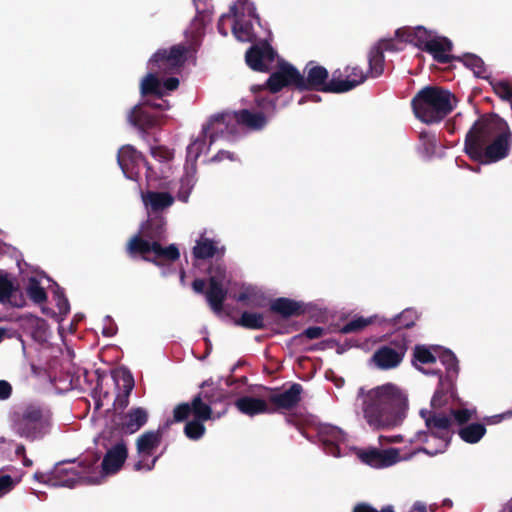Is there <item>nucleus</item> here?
<instances>
[{"label":"nucleus","instance_id":"obj_1","mask_svg":"<svg viewBox=\"0 0 512 512\" xmlns=\"http://www.w3.org/2000/svg\"><path fill=\"white\" fill-rule=\"evenodd\" d=\"M355 406L370 428L391 429L399 426L407 416L408 394L404 388L392 382L369 389L361 387Z\"/></svg>","mask_w":512,"mask_h":512},{"label":"nucleus","instance_id":"obj_2","mask_svg":"<svg viewBox=\"0 0 512 512\" xmlns=\"http://www.w3.org/2000/svg\"><path fill=\"white\" fill-rule=\"evenodd\" d=\"M307 74L306 78L300 74L292 65L278 61V70L270 75L268 80L259 86H252V92H257L261 89H269L272 93L280 91L282 88L294 85L298 89H316L324 92L343 93L352 90L356 87L357 81L337 82L335 78L331 81L328 79V71L313 63L307 64L305 68Z\"/></svg>","mask_w":512,"mask_h":512},{"label":"nucleus","instance_id":"obj_3","mask_svg":"<svg viewBox=\"0 0 512 512\" xmlns=\"http://www.w3.org/2000/svg\"><path fill=\"white\" fill-rule=\"evenodd\" d=\"M511 133L495 122L481 119L466 136L465 152L481 164L497 162L508 155Z\"/></svg>","mask_w":512,"mask_h":512},{"label":"nucleus","instance_id":"obj_4","mask_svg":"<svg viewBox=\"0 0 512 512\" xmlns=\"http://www.w3.org/2000/svg\"><path fill=\"white\" fill-rule=\"evenodd\" d=\"M166 220L162 216L149 218L140 227L139 234L135 235L128 243L131 254L139 253L146 261L160 265L162 261H175L180 253L175 244L162 247L158 240L165 237Z\"/></svg>","mask_w":512,"mask_h":512},{"label":"nucleus","instance_id":"obj_5","mask_svg":"<svg viewBox=\"0 0 512 512\" xmlns=\"http://www.w3.org/2000/svg\"><path fill=\"white\" fill-rule=\"evenodd\" d=\"M455 105V97L448 90L437 86L424 87L412 101L416 117L426 124L441 121Z\"/></svg>","mask_w":512,"mask_h":512},{"label":"nucleus","instance_id":"obj_6","mask_svg":"<svg viewBox=\"0 0 512 512\" xmlns=\"http://www.w3.org/2000/svg\"><path fill=\"white\" fill-rule=\"evenodd\" d=\"M420 415L424 419L428 431L417 432L412 441L421 442L426 445L411 455L413 456L417 452H424L434 456L444 452L450 441L452 419L446 414H436L427 410H421Z\"/></svg>","mask_w":512,"mask_h":512},{"label":"nucleus","instance_id":"obj_7","mask_svg":"<svg viewBox=\"0 0 512 512\" xmlns=\"http://www.w3.org/2000/svg\"><path fill=\"white\" fill-rule=\"evenodd\" d=\"M395 35L400 41L428 52L438 62L446 63L449 60L452 42L433 30L423 26L403 27L397 29Z\"/></svg>","mask_w":512,"mask_h":512},{"label":"nucleus","instance_id":"obj_8","mask_svg":"<svg viewBox=\"0 0 512 512\" xmlns=\"http://www.w3.org/2000/svg\"><path fill=\"white\" fill-rule=\"evenodd\" d=\"M34 478L54 487L72 488L78 483L99 484L100 477L91 473L88 463L64 462L56 464L50 473H35Z\"/></svg>","mask_w":512,"mask_h":512},{"label":"nucleus","instance_id":"obj_9","mask_svg":"<svg viewBox=\"0 0 512 512\" xmlns=\"http://www.w3.org/2000/svg\"><path fill=\"white\" fill-rule=\"evenodd\" d=\"M413 366L426 375L441 376L440 366H444L448 376L457 374L458 364L455 355L439 346L416 345L413 352Z\"/></svg>","mask_w":512,"mask_h":512},{"label":"nucleus","instance_id":"obj_10","mask_svg":"<svg viewBox=\"0 0 512 512\" xmlns=\"http://www.w3.org/2000/svg\"><path fill=\"white\" fill-rule=\"evenodd\" d=\"M225 411L213 415L212 408L201 401V396H196L192 403H181L174 408L173 417L175 422H181L192 414L193 419L188 421L184 428L185 435L191 440L200 439L205 433L204 422L210 419L220 418Z\"/></svg>","mask_w":512,"mask_h":512},{"label":"nucleus","instance_id":"obj_11","mask_svg":"<svg viewBox=\"0 0 512 512\" xmlns=\"http://www.w3.org/2000/svg\"><path fill=\"white\" fill-rule=\"evenodd\" d=\"M49 413L37 406L26 407L14 423L15 431L22 437L35 440L48 433Z\"/></svg>","mask_w":512,"mask_h":512},{"label":"nucleus","instance_id":"obj_12","mask_svg":"<svg viewBox=\"0 0 512 512\" xmlns=\"http://www.w3.org/2000/svg\"><path fill=\"white\" fill-rule=\"evenodd\" d=\"M230 12L235 18L232 27L235 37L242 42L252 41L255 37L252 20L260 25L254 4L249 0H238L237 4L231 5Z\"/></svg>","mask_w":512,"mask_h":512},{"label":"nucleus","instance_id":"obj_13","mask_svg":"<svg viewBox=\"0 0 512 512\" xmlns=\"http://www.w3.org/2000/svg\"><path fill=\"white\" fill-rule=\"evenodd\" d=\"M317 436L325 453L330 456L344 457L353 450L348 435L337 426L322 424L318 427Z\"/></svg>","mask_w":512,"mask_h":512},{"label":"nucleus","instance_id":"obj_14","mask_svg":"<svg viewBox=\"0 0 512 512\" xmlns=\"http://www.w3.org/2000/svg\"><path fill=\"white\" fill-rule=\"evenodd\" d=\"M128 456L126 443L123 440L116 441L111 447H107L106 454L103 458L101 469L97 465V461L89 462L90 471L94 475L99 476V483L108 476L117 473L125 463Z\"/></svg>","mask_w":512,"mask_h":512},{"label":"nucleus","instance_id":"obj_15","mask_svg":"<svg viewBox=\"0 0 512 512\" xmlns=\"http://www.w3.org/2000/svg\"><path fill=\"white\" fill-rule=\"evenodd\" d=\"M229 278L223 265L216 263L209 269V288L206 299L211 309L220 313L228 292Z\"/></svg>","mask_w":512,"mask_h":512},{"label":"nucleus","instance_id":"obj_16","mask_svg":"<svg viewBox=\"0 0 512 512\" xmlns=\"http://www.w3.org/2000/svg\"><path fill=\"white\" fill-rule=\"evenodd\" d=\"M162 440L160 430H150L141 434L136 440L138 460L134 464L137 471H150L154 468L158 456H153L154 451L159 447Z\"/></svg>","mask_w":512,"mask_h":512},{"label":"nucleus","instance_id":"obj_17","mask_svg":"<svg viewBox=\"0 0 512 512\" xmlns=\"http://www.w3.org/2000/svg\"><path fill=\"white\" fill-rule=\"evenodd\" d=\"M353 450L361 462L375 469L388 468L401 461L409 460L412 457V455L401 456L400 449L398 448H353Z\"/></svg>","mask_w":512,"mask_h":512},{"label":"nucleus","instance_id":"obj_18","mask_svg":"<svg viewBox=\"0 0 512 512\" xmlns=\"http://www.w3.org/2000/svg\"><path fill=\"white\" fill-rule=\"evenodd\" d=\"M179 86L178 78L171 77L165 81H161L155 73H148L140 83V93L142 96L153 95L158 98L159 102H147L150 106L165 110L169 108L167 101L161 98L168 92L177 89Z\"/></svg>","mask_w":512,"mask_h":512},{"label":"nucleus","instance_id":"obj_19","mask_svg":"<svg viewBox=\"0 0 512 512\" xmlns=\"http://www.w3.org/2000/svg\"><path fill=\"white\" fill-rule=\"evenodd\" d=\"M203 130L209 135L210 144L220 138L230 139L239 133L237 116L234 112L216 114L203 126Z\"/></svg>","mask_w":512,"mask_h":512},{"label":"nucleus","instance_id":"obj_20","mask_svg":"<svg viewBox=\"0 0 512 512\" xmlns=\"http://www.w3.org/2000/svg\"><path fill=\"white\" fill-rule=\"evenodd\" d=\"M256 103L262 110L261 112H251L247 109L238 112L234 111V114L237 116L239 129L245 127L250 130H260L265 127L268 118L275 113L276 105L273 100L257 98Z\"/></svg>","mask_w":512,"mask_h":512},{"label":"nucleus","instance_id":"obj_21","mask_svg":"<svg viewBox=\"0 0 512 512\" xmlns=\"http://www.w3.org/2000/svg\"><path fill=\"white\" fill-rule=\"evenodd\" d=\"M185 54L186 48L182 45L173 46L169 50L160 49L150 59V68L162 74L173 73L184 63Z\"/></svg>","mask_w":512,"mask_h":512},{"label":"nucleus","instance_id":"obj_22","mask_svg":"<svg viewBox=\"0 0 512 512\" xmlns=\"http://www.w3.org/2000/svg\"><path fill=\"white\" fill-rule=\"evenodd\" d=\"M407 351V341L404 337L395 341L392 345L380 347L373 354V362L383 370L397 367L403 360Z\"/></svg>","mask_w":512,"mask_h":512},{"label":"nucleus","instance_id":"obj_23","mask_svg":"<svg viewBox=\"0 0 512 512\" xmlns=\"http://www.w3.org/2000/svg\"><path fill=\"white\" fill-rule=\"evenodd\" d=\"M117 161L124 176L129 180H138L142 166L146 167L147 171L153 172L154 170V168L148 165L143 159L142 155L130 145L123 146L119 149Z\"/></svg>","mask_w":512,"mask_h":512},{"label":"nucleus","instance_id":"obj_24","mask_svg":"<svg viewBox=\"0 0 512 512\" xmlns=\"http://www.w3.org/2000/svg\"><path fill=\"white\" fill-rule=\"evenodd\" d=\"M248 66L260 72L269 71L274 67L276 53L267 42L253 45L245 55Z\"/></svg>","mask_w":512,"mask_h":512},{"label":"nucleus","instance_id":"obj_25","mask_svg":"<svg viewBox=\"0 0 512 512\" xmlns=\"http://www.w3.org/2000/svg\"><path fill=\"white\" fill-rule=\"evenodd\" d=\"M224 253V247L213 231L204 229L195 239L193 255L197 259H207Z\"/></svg>","mask_w":512,"mask_h":512},{"label":"nucleus","instance_id":"obj_26","mask_svg":"<svg viewBox=\"0 0 512 512\" xmlns=\"http://www.w3.org/2000/svg\"><path fill=\"white\" fill-rule=\"evenodd\" d=\"M141 200L148 214L161 213L174 204L175 196L169 190H147L141 192Z\"/></svg>","mask_w":512,"mask_h":512},{"label":"nucleus","instance_id":"obj_27","mask_svg":"<svg viewBox=\"0 0 512 512\" xmlns=\"http://www.w3.org/2000/svg\"><path fill=\"white\" fill-rule=\"evenodd\" d=\"M148 420V412L142 407L131 408L122 418L121 427L111 433V437L118 438L122 433L133 434L143 427Z\"/></svg>","mask_w":512,"mask_h":512},{"label":"nucleus","instance_id":"obj_28","mask_svg":"<svg viewBox=\"0 0 512 512\" xmlns=\"http://www.w3.org/2000/svg\"><path fill=\"white\" fill-rule=\"evenodd\" d=\"M51 279L43 273H36L27 279L26 293L35 303H42L46 300L45 285H49Z\"/></svg>","mask_w":512,"mask_h":512},{"label":"nucleus","instance_id":"obj_29","mask_svg":"<svg viewBox=\"0 0 512 512\" xmlns=\"http://www.w3.org/2000/svg\"><path fill=\"white\" fill-rule=\"evenodd\" d=\"M236 300L255 308L265 307L269 303V298L263 290L252 285H243Z\"/></svg>","mask_w":512,"mask_h":512},{"label":"nucleus","instance_id":"obj_30","mask_svg":"<svg viewBox=\"0 0 512 512\" xmlns=\"http://www.w3.org/2000/svg\"><path fill=\"white\" fill-rule=\"evenodd\" d=\"M456 374H452L450 377L447 375L445 379L441 376L439 377V387L435 391L432 399H431V412H435L436 414H442L441 412H438L437 410L444 405H446L450 398L453 396V390H452V382L451 379ZM429 411V409H426Z\"/></svg>","mask_w":512,"mask_h":512},{"label":"nucleus","instance_id":"obj_31","mask_svg":"<svg viewBox=\"0 0 512 512\" xmlns=\"http://www.w3.org/2000/svg\"><path fill=\"white\" fill-rule=\"evenodd\" d=\"M392 43L389 40H382L374 46L368 55L369 71L373 78L379 77L384 71L383 51L392 49Z\"/></svg>","mask_w":512,"mask_h":512},{"label":"nucleus","instance_id":"obj_32","mask_svg":"<svg viewBox=\"0 0 512 512\" xmlns=\"http://www.w3.org/2000/svg\"><path fill=\"white\" fill-rule=\"evenodd\" d=\"M302 387L299 384H293L289 389L274 393L270 396V402L279 409H290L300 400Z\"/></svg>","mask_w":512,"mask_h":512},{"label":"nucleus","instance_id":"obj_33","mask_svg":"<svg viewBox=\"0 0 512 512\" xmlns=\"http://www.w3.org/2000/svg\"><path fill=\"white\" fill-rule=\"evenodd\" d=\"M235 406L241 413L248 416L271 413L273 411L266 401L251 396H244L237 399Z\"/></svg>","mask_w":512,"mask_h":512},{"label":"nucleus","instance_id":"obj_34","mask_svg":"<svg viewBox=\"0 0 512 512\" xmlns=\"http://www.w3.org/2000/svg\"><path fill=\"white\" fill-rule=\"evenodd\" d=\"M128 121L135 127L146 129L156 127L161 119L158 115L145 111L141 105H137L128 114Z\"/></svg>","mask_w":512,"mask_h":512},{"label":"nucleus","instance_id":"obj_35","mask_svg":"<svg viewBox=\"0 0 512 512\" xmlns=\"http://www.w3.org/2000/svg\"><path fill=\"white\" fill-rule=\"evenodd\" d=\"M211 145L209 135L204 134L202 129L200 135L187 147V161L191 162L193 170L196 160L200 155L207 153Z\"/></svg>","mask_w":512,"mask_h":512},{"label":"nucleus","instance_id":"obj_36","mask_svg":"<svg viewBox=\"0 0 512 512\" xmlns=\"http://www.w3.org/2000/svg\"><path fill=\"white\" fill-rule=\"evenodd\" d=\"M486 431L484 424L474 422L461 426L458 435L464 442L476 444L485 436Z\"/></svg>","mask_w":512,"mask_h":512},{"label":"nucleus","instance_id":"obj_37","mask_svg":"<svg viewBox=\"0 0 512 512\" xmlns=\"http://www.w3.org/2000/svg\"><path fill=\"white\" fill-rule=\"evenodd\" d=\"M270 307L272 311L279 313L284 317L296 315L301 310V306L298 302L287 298H278L274 300Z\"/></svg>","mask_w":512,"mask_h":512},{"label":"nucleus","instance_id":"obj_38","mask_svg":"<svg viewBox=\"0 0 512 512\" xmlns=\"http://www.w3.org/2000/svg\"><path fill=\"white\" fill-rule=\"evenodd\" d=\"M198 396H201V401L208 404L210 407L224 399V394L221 389L214 385L213 382L205 381L202 385V391Z\"/></svg>","mask_w":512,"mask_h":512},{"label":"nucleus","instance_id":"obj_39","mask_svg":"<svg viewBox=\"0 0 512 512\" xmlns=\"http://www.w3.org/2000/svg\"><path fill=\"white\" fill-rule=\"evenodd\" d=\"M419 315L416 310L408 308L403 310L399 315L389 320V323L397 329L409 328L415 324Z\"/></svg>","mask_w":512,"mask_h":512},{"label":"nucleus","instance_id":"obj_40","mask_svg":"<svg viewBox=\"0 0 512 512\" xmlns=\"http://www.w3.org/2000/svg\"><path fill=\"white\" fill-rule=\"evenodd\" d=\"M239 325L248 329H262L265 326L264 315L256 312L245 311L241 314L238 322Z\"/></svg>","mask_w":512,"mask_h":512},{"label":"nucleus","instance_id":"obj_41","mask_svg":"<svg viewBox=\"0 0 512 512\" xmlns=\"http://www.w3.org/2000/svg\"><path fill=\"white\" fill-rule=\"evenodd\" d=\"M30 323L32 337L40 343L48 341L51 332L47 322L43 319L35 317L31 319Z\"/></svg>","mask_w":512,"mask_h":512},{"label":"nucleus","instance_id":"obj_42","mask_svg":"<svg viewBox=\"0 0 512 512\" xmlns=\"http://www.w3.org/2000/svg\"><path fill=\"white\" fill-rule=\"evenodd\" d=\"M22 480V474H6L0 472V498L9 494Z\"/></svg>","mask_w":512,"mask_h":512},{"label":"nucleus","instance_id":"obj_43","mask_svg":"<svg viewBox=\"0 0 512 512\" xmlns=\"http://www.w3.org/2000/svg\"><path fill=\"white\" fill-rule=\"evenodd\" d=\"M193 3L197 13L201 15V18L196 17L193 21L192 37L196 38L204 26V14L208 11V3L207 0H193Z\"/></svg>","mask_w":512,"mask_h":512},{"label":"nucleus","instance_id":"obj_44","mask_svg":"<svg viewBox=\"0 0 512 512\" xmlns=\"http://www.w3.org/2000/svg\"><path fill=\"white\" fill-rule=\"evenodd\" d=\"M14 288L12 277L8 273L0 271V302L8 301Z\"/></svg>","mask_w":512,"mask_h":512},{"label":"nucleus","instance_id":"obj_45","mask_svg":"<svg viewBox=\"0 0 512 512\" xmlns=\"http://www.w3.org/2000/svg\"><path fill=\"white\" fill-rule=\"evenodd\" d=\"M476 415H477V411H476V408H461V409H451L450 410V415H448L450 418L451 416H453L454 420L459 424V425H466L468 424L467 422L472 420V419H475L476 418Z\"/></svg>","mask_w":512,"mask_h":512},{"label":"nucleus","instance_id":"obj_46","mask_svg":"<svg viewBox=\"0 0 512 512\" xmlns=\"http://www.w3.org/2000/svg\"><path fill=\"white\" fill-rule=\"evenodd\" d=\"M463 62L477 77H484L485 68L481 58L476 55L467 54L464 56Z\"/></svg>","mask_w":512,"mask_h":512},{"label":"nucleus","instance_id":"obj_47","mask_svg":"<svg viewBox=\"0 0 512 512\" xmlns=\"http://www.w3.org/2000/svg\"><path fill=\"white\" fill-rule=\"evenodd\" d=\"M374 321V317L364 318V317H357L355 319H352L347 324H345L341 328L342 333H351L356 332L364 329L366 326L371 324Z\"/></svg>","mask_w":512,"mask_h":512},{"label":"nucleus","instance_id":"obj_48","mask_svg":"<svg viewBox=\"0 0 512 512\" xmlns=\"http://www.w3.org/2000/svg\"><path fill=\"white\" fill-rule=\"evenodd\" d=\"M195 179L194 175L187 174L185 177L181 179V188L178 192V199L184 203H186L189 199L190 193L194 187Z\"/></svg>","mask_w":512,"mask_h":512},{"label":"nucleus","instance_id":"obj_49","mask_svg":"<svg viewBox=\"0 0 512 512\" xmlns=\"http://www.w3.org/2000/svg\"><path fill=\"white\" fill-rule=\"evenodd\" d=\"M346 75L344 79H336L337 82H347V81H357L358 78H361L359 82H357L356 86L362 84L365 79L366 75L363 72V70L357 66H348L345 69Z\"/></svg>","mask_w":512,"mask_h":512},{"label":"nucleus","instance_id":"obj_50","mask_svg":"<svg viewBox=\"0 0 512 512\" xmlns=\"http://www.w3.org/2000/svg\"><path fill=\"white\" fill-rule=\"evenodd\" d=\"M54 299L56 301V305L58 307L59 313L62 316H65L70 311V305L68 300L64 297L61 289L55 284V290L53 291Z\"/></svg>","mask_w":512,"mask_h":512},{"label":"nucleus","instance_id":"obj_51","mask_svg":"<svg viewBox=\"0 0 512 512\" xmlns=\"http://www.w3.org/2000/svg\"><path fill=\"white\" fill-rule=\"evenodd\" d=\"M151 155L160 164L169 162L173 157V153L169 149H167L165 147H160V146L152 147Z\"/></svg>","mask_w":512,"mask_h":512},{"label":"nucleus","instance_id":"obj_52","mask_svg":"<svg viewBox=\"0 0 512 512\" xmlns=\"http://www.w3.org/2000/svg\"><path fill=\"white\" fill-rule=\"evenodd\" d=\"M122 377L124 382L125 395L124 398L120 400V406L125 407L128 403V396L134 387V380L129 372H123Z\"/></svg>","mask_w":512,"mask_h":512},{"label":"nucleus","instance_id":"obj_53","mask_svg":"<svg viewBox=\"0 0 512 512\" xmlns=\"http://www.w3.org/2000/svg\"><path fill=\"white\" fill-rule=\"evenodd\" d=\"M353 512H396L392 505H385L380 510L368 504H359L354 508Z\"/></svg>","mask_w":512,"mask_h":512},{"label":"nucleus","instance_id":"obj_54","mask_svg":"<svg viewBox=\"0 0 512 512\" xmlns=\"http://www.w3.org/2000/svg\"><path fill=\"white\" fill-rule=\"evenodd\" d=\"M495 92L503 99H510L512 97V87L505 82H499L494 85Z\"/></svg>","mask_w":512,"mask_h":512},{"label":"nucleus","instance_id":"obj_55","mask_svg":"<svg viewBox=\"0 0 512 512\" xmlns=\"http://www.w3.org/2000/svg\"><path fill=\"white\" fill-rule=\"evenodd\" d=\"M117 328L115 324L113 323L112 319L107 316L104 319V326L102 328V333L106 337H112L116 334Z\"/></svg>","mask_w":512,"mask_h":512},{"label":"nucleus","instance_id":"obj_56","mask_svg":"<svg viewBox=\"0 0 512 512\" xmlns=\"http://www.w3.org/2000/svg\"><path fill=\"white\" fill-rule=\"evenodd\" d=\"M308 339H318L323 336L324 329L322 327H309L303 333Z\"/></svg>","mask_w":512,"mask_h":512},{"label":"nucleus","instance_id":"obj_57","mask_svg":"<svg viewBox=\"0 0 512 512\" xmlns=\"http://www.w3.org/2000/svg\"><path fill=\"white\" fill-rule=\"evenodd\" d=\"M225 159H228L230 161H235L236 157L234 156V154H232L228 151L221 150L214 157H212L210 159V162H220Z\"/></svg>","mask_w":512,"mask_h":512},{"label":"nucleus","instance_id":"obj_58","mask_svg":"<svg viewBox=\"0 0 512 512\" xmlns=\"http://www.w3.org/2000/svg\"><path fill=\"white\" fill-rule=\"evenodd\" d=\"M11 391V385L5 380H0V400H5L9 398V396L11 395Z\"/></svg>","mask_w":512,"mask_h":512},{"label":"nucleus","instance_id":"obj_59","mask_svg":"<svg viewBox=\"0 0 512 512\" xmlns=\"http://www.w3.org/2000/svg\"><path fill=\"white\" fill-rule=\"evenodd\" d=\"M231 16H233V15L231 14V12H230V13H228V14H223V15L220 17L219 21H218V31H219L223 36H226V35L228 34L227 29L225 28V24H226V21H227L228 19H230V17H231Z\"/></svg>","mask_w":512,"mask_h":512},{"label":"nucleus","instance_id":"obj_60","mask_svg":"<svg viewBox=\"0 0 512 512\" xmlns=\"http://www.w3.org/2000/svg\"><path fill=\"white\" fill-rule=\"evenodd\" d=\"M408 512H427V507H426L425 503L420 502V501H416L411 506V508L409 509Z\"/></svg>","mask_w":512,"mask_h":512},{"label":"nucleus","instance_id":"obj_61","mask_svg":"<svg viewBox=\"0 0 512 512\" xmlns=\"http://www.w3.org/2000/svg\"><path fill=\"white\" fill-rule=\"evenodd\" d=\"M192 287L196 293H202L205 288V281L202 279H196L193 281Z\"/></svg>","mask_w":512,"mask_h":512},{"label":"nucleus","instance_id":"obj_62","mask_svg":"<svg viewBox=\"0 0 512 512\" xmlns=\"http://www.w3.org/2000/svg\"><path fill=\"white\" fill-rule=\"evenodd\" d=\"M381 439H385L387 442L390 443H400L402 442V436L401 435H393L389 437H381Z\"/></svg>","mask_w":512,"mask_h":512},{"label":"nucleus","instance_id":"obj_63","mask_svg":"<svg viewBox=\"0 0 512 512\" xmlns=\"http://www.w3.org/2000/svg\"><path fill=\"white\" fill-rule=\"evenodd\" d=\"M499 512H512V499L503 504Z\"/></svg>","mask_w":512,"mask_h":512},{"label":"nucleus","instance_id":"obj_64","mask_svg":"<svg viewBox=\"0 0 512 512\" xmlns=\"http://www.w3.org/2000/svg\"><path fill=\"white\" fill-rule=\"evenodd\" d=\"M24 451H25L24 446H22V445L17 446V448H16L17 454H23Z\"/></svg>","mask_w":512,"mask_h":512}]
</instances>
